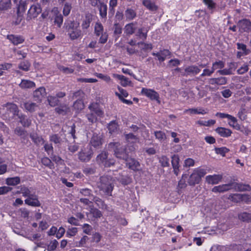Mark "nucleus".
Here are the masks:
<instances>
[{"mask_svg":"<svg viewBox=\"0 0 251 251\" xmlns=\"http://www.w3.org/2000/svg\"><path fill=\"white\" fill-rule=\"evenodd\" d=\"M108 148L114 152L115 156L124 160H127L129 156L126 149L122 146L119 142H111L108 144Z\"/></svg>","mask_w":251,"mask_h":251,"instance_id":"f257e3e1","label":"nucleus"},{"mask_svg":"<svg viewBox=\"0 0 251 251\" xmlns=\"http://www.w3.org/2000/svg\"><path fill=\"white\" fill-rule=\"evenodd\" d=\"M97 185L105 194L111 195L113 188L112 177L108 176H101L97 182Z\"/></svg>","mask_w":251,"mask_h":251,"instance_id":"f03ea898","label":"nucleus"},{"mask_svg":"<svg viewBox=\"0 0 251 251\" xmlns=\"http://www.w3.org/2000/svg\"><path fill=\"white\" fill-rule=\"evenodd\" d=\"M206 174V170L204 169H195L193 173L190 176L187 182L190 185H195L199 183L202 177Z\"/></svg>","mask_w":251,"mask_h":251,"instance_id":"7ed1b4c3","label":"nucleus"},{"mask_svg":"<svg viewBox=\"0 0 251 251\" xmlns=\"http://www.w3.org/2000/svg\"><path fill=\"white\" fill-rule=\"evenodd\" d=\"M93 151L89 146L81 149L79 152L78 156L79 159L82 162H88L92 158Z\"/></svg>","mask_w":251,"mask_h":251,"instance_id":"20e7f679","label":"nucleus"},{"mask_svg":"<svg viewBox=\"0 0 251 251\" xmlns=\"http://www.w3.org/2000/svg\"><path fill=\"white\" fill-rule=\"evenodd\" d=\"M42 9L41 5L39 3H34L31 5L27 12V19L31 20L37 17L41 13Z\"/></svg>","mask_w":251,"mask_h":251,"instance_id":"39448f33","label":"nucleus"},{"mask_svg":"<svg viewBox=\"0 0 251 251\" xmlns=\"http://www.w3.org/2000/svg\"><path fill=\"white\" fill-rule=\"evenodd\" d=\"M141 93L150 99L151 100H155L158 103H160V101L159 100V95L157 92L153 89L143 88Z\"/></svg>","mask_w":251,"mask_h":251,"instance_id":"423d86ee","label":"nucleus"},{"mask_svg":"<svg viewBox=\"0 0 251 251\" xmlns=\"http://www.w3.org/2000/svg\"><path fill=\"white\" fill-rule=\"evenodd\" d=\"M237 26L241 32H251V21L249 20L244 19L240 20L238 23Z\"/></svg>","mask_w":251,"mask_h":251,"instance_id":"0eeeda50","label":"nucleus"},{"mask_svg":"<svg viewBox=\"0 0 251 251\" xmlns=\"http://www.w3.org/2000/svg\"><path fill=\"white\" fill-rule=\"evenodd\" d=\"M201 71V69L199 67L196 65L189 66L185 68L184 72H181V75L183 76H187L189 75H196L198 74Z\"/></svg>","mask_w":251,"mask_h":251,"instance_id":"6e6552de","label":"nucleus"},{"mask_svg":"<svg viewBox=\"0 0 251 251\" xmlns=\"http://www.w3.org/2000/svg\"><path fill=\"white\" fill-rule=\"evenodd\" d=\"M137 29V23L136 22L126 24L124 28L125 33L128 36L132 35Z\"/></svg>","mask_w":251,"mask_h":251,"instance_id":"1a4fd4ad","label":"nucleus"},{"mask_svg":"<svg viewBox=\"0 0 251 251\" xmlns=\"http://www.w3.org/2000/svg\"><path fill=\"white\" fill-rule=\"evenodd\" d=\"M179 158L177 155L174 154L172 156V165L173 168L174 173L176 175L178 176L179 174Z\"/></svg>","mask_w":251,"mask_h":251,"instance_id":"9d476101","label":"nucleus"},{"mask_svg":"<svg viewBox=\"0 0 251 251\" xmlns=\"http://www.w3.org/2000/svg\"><path fill=\"white\" fill-rule=\"evenodd\" d=\"M9 40L14 45L17 46L25 41V38L21 35L10 34L7 36Z\"/></svg>","mask_w":251,"mask_h":251,"instance_id":"9b49d317","label":"nucleus"},{"mask_svg":"<svg viewBox=\"0 0 251 251\" xmlns=\"http://www.w3.org/2000/svg\"><path fill=\"white\" fill-rule=\"evenodd\" d=\"M46 89L43 87H41L36 89L33 94L34 99L35 100L41 101L42 98L46 95Z\"/></svg>","mask_w":251,"mask_h":251,"instance_id":"f8f14e48","label":"nucleus"},{"mask_svg":"<svg viewBox=\"0 0 251 251\" xmlns=\"http://www.w3.org/2000/svg\"><path fill=\"white\" fill-rule=\"evenodd\" d=\"M126 162V164L128 166V168L133 171H138L140 168V163L139 162L132 158H129L128 157V159L125 160Z\"/></svg>","mask_w":251,"mask_h":251,"instance_id":"ddd939ff","label":"nucleus"},{"mask_svg":"<svg viewBox=\"0 0 251 251\" xmlns=\"http://www.w3.org/2000/svg\"><path fill=\"white\" fill-rule=\"evenodd\" d=\"M232 184L231 188L237 191H249L251 190V186L249 184L230 182Z\"/></svg>","mask_w":251,"mask_h":251,"instance_id":"4468645a","label":"nucleus"},{"mask_svg":"<svg viewBox=\"0 0 251 251\" xmlns=\"http://www.w3.org/2000/svg\"><path fill=\"white\" fill-rule=\"evenodd\" d=\"M222 178L221 175H209L206 176V181L208 184H216L221 181Z\"/></svg>","mask_w":251,"mask_h":251,"instance_id":"2eb2a0df","label":"nucleus"},{"mask_svg":"<svg viewBox=\"0 0 251 251\" xmlns=\"http://www.w3.org/2000/svg\"><path fill=\"white\" fill-rule=\"evenodd\" d=\"M25 204L34 207L40 206L41 204L38 199V197L35 194L25 200Z\"/></svg>","mask_w":251,"mask_h":251,"instance_id":"dca6fc26","label":"nucleus"},{"mask_svg":"<svg viewBox=\"0 0 251 251\" xmlns=\"http://www.w3.org/2000/svg\"><path fill=\"white\" fill-rule=\"evenodd\" d=\"M88 108L90 110V112L93 113L96 116L102 117L103 115V112L100 108L99 105L97 103H92L90 104L88 106Z\"/></svg>","mask_w":251,"mask_h":251,"instance_id":"f3484780","label":"nucleus"},{"mask_svg":"<svg viewBox=\"0 0 251 251\" xmlns=\"http://www.w3.org/2000/svg\"><path fill=\"white\" fill-rule=\"evenodd\" d=\"M232 184L230 183L214 187L212 191L214 193H223L231 189Z\"/></svg>","mask_w":251,"mask_h":251,"instance_id":"a211bd4d","label":"nucleus"},{"mask_svg":"<svg viewBox=\"0 0 251 251\" xmlns=\"http://www.w3.org/2000/svg\"><path fill=\"white\" fill-rule=\"evenodd\" d=\"M170 54L171 52L168 50H163L157 53H152V55L157 57L160 62L164 61L168 56L170 55Z\"/></svg>","mask_w":251,"mask_h":251,"instance_id":"6ab92c4d","label":"nucleus"},{"mask_svg":"<svg viewBox=\"0 0 251 251\" xmlns=\"http://www.w3.org/2000/svg\"><path fill=\"white\" fill-rule=\"evenodd\" d=\"M68 33L70 39L72 40H74L79 38H81L83 35L82 31L79 28V27H77L74 30H71Z\"/></svg>","mask_w":251,"mask_h":251,"instance_id":"aec40b11","label":"nucleus"},{"mask_svg":"<svg viewBox=\"0 0 251 251\" xmlns=\"http://www.w3.org/2000/svg\"><path fill=\"white\" fill-rule=\"evenodd\" d=\"M90 144L95 148L99 147L102 144L101 136L94 133L91 138Z\"/></svg>","mask_w":251,"mask_h":251,"instance_id":"412c9836","label":"nucleus"},{"mask_svg":"<svg viewBox=\"0 0 251 251\" xmlns=\"http://www.w3.org/2000/svg\"><path fill=\"white\" fill-rule=\"evenodd\" d=\"M142 4L150 11H155L158 9V6L151 0H143Z\"/></svg>","mask_w":251,"mask_h":251,"instance_id":"4be33fe9","label":"nucleus"},{"mask_svg":"<svg viewBox=\"0 0 251 251\" xmlns=\"http://www.w3.org/2000/svg\"><path fill=\"white\" fill-rule=\"evenodd\" d=\"M184 113H189L190 114H201L205 115L207 113V110L202 108H190L185 109L184 111Z\"/></svg>","mask_w":251,"mask_h":251,"instance_id":"5701e85b","label":"nucleus"},{"mask_svg":"<svg viewBox=\"0 0 251 251\" xmlns=\"http://www.w3.org/2000/svg\"><path fill=\"white\" fill-rule=\"evenodd\" d=\"M221 136L223 137H228L230 136L232 133V131L228 128L223 127H219L215 130Z\"/></svg>","mask_w":251,"mask_h":251,"instance_id":"b1692460","label":"nucleus"},{"mask_svg":"<svg viewBox=\"0 0 251 251\" xmlns=\"http://www.w3.org/2000/svg\"><path fill=\"white\" fill-rule=\"evenodd\" d=\"M19 86L22 89H30L35 87V83L30 80L22 79L21 82L19 84Z\"/></svg>","mask_w":251,"mask_h":251,"instance_id":"393cba45","label":"nucleus"},{"mask_svg":"<svg viewBox=\"0 0 251 251\" xmlns=\"http://www.w3.org/2000/svg\"><path fill=\"white\" fill-rule=\"evenodd\" d=\"M148 31L149 29L144 27L139 28L136 33V36L144 41L147 39Z\"/></svg>","mask_w":251,"mask_h":251,"instance_id":"a878e982","label":"nucleus"},{"mask_svg":"<svg viewBox=\"0 0 251 251\" xmlns=\"http://www.w3.org/2000/svg\"><path fill=\"white\" fill-rule=\"evenodd\" d=\"M124 136L126 142L130 143H136L139 142V137L132 133H124Z\"/></svg>","mask_w":251,"mask_h":251,"instance_id":"bb28decb","label":"nucleus"},{"mask_svg":"<svg viewBox=\"0 0 251 251\" xmlns=\"http://www.w3.org/2000/svg\"><path fill=\"white\" fill-rule=\"evenodd\" d=\"M70 110L69 107L66 104L60 105L55 109V111L56 113L62 115H66L67 113L70 112Z\"/></svg>","mask_w":251,"mask_h":251,"instance_id":"cd10ccee","label":"nucleus"},{"mask_svg":"<svg viewBox=\"0 0 251 251\" xmlns=\"http://www.w3.org/2000/svg\"><path fill=\"white\" fill-rule=\"evenodd\" d=\"M100 15L102 18H106L107 7L106 4L103 2H100L98 5Z\"/></svg>","mask_w":251,"mask_h":251,"instance_id":"c85d7f7f","label":"nucleus"},{"mask_svg":"<svg viewBox=\"0 0 251 251\" xmlns=\"http://www.w3.org/2000/svg\"><path fill=\"white\" fill-rule=\"evenodd\" d=\"M88 217L92 216L94 218H99L101 217L102 213L100 211L96 208H91L90 212L87 214Z\"/></svg>","mask_w":251,"mask_h":251,"instance_id":"c756f323","label":"nucleus"},{"mask_svg":"<svg viewBox=\"0 0 251 251\" xmlns=\"http://www.w3.org/2000/svg\"><path fill=\"white\" fill-rule=\"evenodd\" d=\"M92 21V16L90 14H87L85 16V19L82 21L81 27L83 31L87 29L89 26L91 22Z\"/></svg>","mask_w":251,"mask_h":251,"instance_id":"7c9ffc66","label":"nucleus"},{"mask_svg":"<svg viewBox=\"0 0 251 251\" xmlns=\"http://www.w3.org/2000/svg\"><path fill=\"white\" fill-rule=\"evenodd\" d=\"M113 76L114 77L120 80L121 84L124 87L127 86L130 83V81H128V78L125 77L124 75L114 74Z\"/></svg>","mask_w":251,"mask_h":251,"instance_id":"2f4dec72","label":"nucleus"},{"mask_svg":"<svg viewBox=\"0 0 251 251\" xmlns=\"http://www.w3.org/2000/svg\"><path fill=\"white\" fill-rule=\"evenodd\" d=\"M6 107L14 115L18 116L19 115V109L17 105L13 103H8L6 104Z\"/></svg>","mask_w":251,"mask_h":251,"instance_id":"473e14b6","label":"nucleus"},{"mask_svg":"<svg viewBox=\"0 0 251 251\" xmlns=\"http://www.w3.org/2000/svg\"><path fill=\"white\" fill-rule=\"evenodd\" d=\"M230 199L231 201L234 202H239L242 201L244 200V197H248L247 194H235L230 195Z\"/></svg>","mask_w":251,"mask_h":251,"instance_id":"72a5a7b5","label":"nucleus"},{"mask_svg":"<svg viewBox=\"0 0 251 251\" xmlns=\"http://www.w3.org/2000/svg\"><path fill=\"white\" fill-rule=\"evenodd\" d=\"M30 137L33 142L38 146L42 145L44 143V141L41 136H38L36 133H32L30 135Z\"/></svg>","mask_w":251,"mask_h":251,"instance_id":"f704fd0d","label":"nucleus"},{"mask_svg":"<svg viewBox=\"0 0 251 251\" xmlns=\"http://www.w3.org/2000/svg\"><path fill=\"white\" fill-rule=\"evenodd\" d=\"M24 106L25 108L30 112H34L37 107V105L35 103L31 101L25 102Z\"/></svg>","mask_w":251,"mask_h":251,"instance_id":"c9c22d12","label":"nucleus"},{"mask_svg":"<svg viewBox=\"0 0 251 251\" xmlns=\"http://www.w3.org/2000/svg\"><path fill=\"white\" fill-rule=\"evenodd\" d=\"M125 16L127 20H132L136 16V12L132 9L127 8L125 13Z\"/></svg>","mask_w":251,"mask_h":251,"instance_id":"e433bc0d","label":"nucleus"},{"mask_svg":"<svg viewBox=\"0 0 251 251\" xmlns=\"http://www.w3.org/2000/svg\"><path fill=\"white\" fill-rule=\"evenodd\" d=\"M228 120L230 122L228 123L229 125L236 130H240V126L237 123V119L231 115Z\"/></svg>","mask_w":251,"mask_h":251,"instance_id":"4c0bfd02","label":"nucleus"},{"mask_svg":"<svg viewBox=\"0 0 251 251\" xmlns=\"http://www.w3.org/2000/svg\"><path fill=\"white\" fill-rule=\"evenodd\" d=\"M94 33L97 36H99L103 33V27L100 22L96 23L94 28Z\"/></svg>","mask_w":251,"mask_h":251,"instance_id":"58836bf2","label":"nucleus"},{"mask_svg":"<svg viewBox=\"0 0 251 251\" xmlns=\"http://www.w3.org/2000/svg\"><path fill=\"white\" fill-rule=\"evenodd\" d=\"M18 117L20 119L19 122L23 125V126L25 127H28L30 126L31 124V121L29 119H27L25 115H23L22 114H20Z\"/></svg>","mask_w":251,"mask_h":251,"instance_id":"ea45409f","label":"nucleus"},{"mask_svg":"<svg viewBox=\"0 0 251 251\" xmlns=\"http://www.w3.org/2000/svg\"><path fill=\"white\" fill-rule=\"evenodd\" d=\"M108 154L105 151L102 152L97 157V162L100 165H102L107 159Z\"/></svg>","mask_w":251,"mask_h":251,"instance_id":"a19ab883","label":"nucleus"},{"mask_svg":"<svg viewBox=\"0 0 251 251\" xmlns=\"http://www.w3.org/2000/svg\"><path fill=\"white\" fill-rule=\"evenodd\" d=\"M11 0H0V9L1 10H7L11 7Z\"/></svg>","mask_w":251,"mask_h":251,"instance_id":"79ce46f5","label":"nucleus"},{"mask_svg":"<svg viewBox=\"0 0 251 251\" xmlns=\"http://www.w3.org/2000/svg\"><path fill=\"white\" fill-rule=\"evenodd\" d=\"M20 182V179L19 177H9L6 179V183L8 185L15 186Z\"/></svg>","mask_w":251,"mask_h":251,"instance_id":"37998d69","label":"nucleus"},{"mask_svg":"<svg viewBox=\"0 0 251 251\" xmlns=\"http://www.w3.org/2000/svg\"><path fill=\"white\" fill-rule=\"evenodd\" d=\"M170 159L165 155H162L159 158V162L163 167H168L170 166Z\"/></svg>","mask_w":251,"mask_h":251,"instance_id":"c03bdc74","label":"nucleus"},{"mask_svg":"<svg viewBox=\"0 0 251 251\" xmlns=\"http://www.w3.org/2000/svg\"><path fill=\"white\" fill-rule=\"evenodd\" d=\"M73 107L78 112L84 108V105L81 100H77L74 103Z\"/></svg>","mask_w":251,"mask_h":251,"instance_id":"a18cd8bd","label":"nucleus"},{"mask_svg":"<svg viewBox=\"0 0 251 251\" xmlns=\"http://www.w3.org/2000/svg\"><path fill=\"white\" fill-rule=\"evenodd\" d=\"M119 92H116L115 95L121 100L124 98H126L128 96L127 91L120 87H118Z\"/></svg>","mask_w":251,"mask_h":251,"instance_id":"49530a36","label":"nucleus"},{"mask_svg":"<svg viewBox=\"0 0 251 251\" xmlns=\"http://www.w3.org/2000/svg\"><path fill=\"white\" fill-rule=\"evenodd\" d=\"M93 201L100 208L106 209V205L100 198L97 197H93Z\"/></svg>","mask_w":251,"mask_h":251,"instance_id":"de8ad7c7","label":"nucleus"},{"mask_svg":"<svg viewBox=\"0 0 251 251\" xmlns=\"http://www.w3.org/2000/svg\"><path fill=\"white\" fill-rule=\"evenodd\" d=\"M236 45L237 49L241 50V51H242L243 54L248 55L250 53L251 50L247 48V46L246 45L240 43H237Z\"/></svg>","mask_w":251,"mask_h":251,"instance_id":"09e8293b","label":"nucleus"},{"mask_svg":"<svg viewBox=\"0 0 251 251\" xmlns=\"http://www.w3.org/2000/svg\"><path fill=\"white\" fill-rule=\"evenodd\" d=\"M48 101L51 106L54 107L58 104L59 100L56 97L50 96L48 97Z\"/></svg>","mask_w":251,"mask_h":251,"instance_id":"8fccbe9b","label":"nucleus"},{"mask_svg":"<svg viewBox=\"0 0 251 251\" xmlns=\"http://www.w3.org/2000/svg\"><path fill=\"white\" fill-rule=\"evenodd\" d=\"M30 67V64L26 60L21 62L18 66L20 69H21L24 71H28L29 70Z\"/></svg>","mask_w":251,"mask_h":251,"instance_id":"3c124183","label":"nucleus"},{"mask_svg":"<svg viewBox=\"0 0 251 251\" xmlns=\"http://www.w3.org/2000/svg\"><path fill=\"white\" fill-rule=\"evenodd\" d=\"M239 218L243 221H251V213H242L239 215Z\"/></svg>","mask_w":251,"mask_h":251,"instance_id":"603ef678","label":"nucleus"},{"mask_svg":"<svg viewBox=\"0 0 251 251\" xmlns=\"http://www.w3.org/2000/svg\"><path fill=\"white\" fill-rule=\"evenodd\" d=\"M58 244V243L56 240L51 241L47 246V250L48 251H54L56 249Z\"/></svg>","mask_w":251,"mask_h":251,"instance_id":"864d4df0","label":"nucleus"},{"mask_svg":"<svg viewBox=\"0 0 251 251\" xmlns=\"http://www.w3.org/2000/svg\"><path fill=\"white\" fill-rule=\"evenodd\" d=\"M225 67V63L222 61H218L212 64V69L214 72L215 70L218 69H223Z\"/></svg>","mask_w":251,"mask_h":251,"instance_id":"5fc2aeb1","label":"nucleus"},{"mask_svg":"<svg viewBox=\"0 0 251 251\" xmlns=\"http://www.w3.org/2000/svg\"><path fill=\"white\" fill-rule=\"evenodd\" d=\"M108 128L109 132L113 133L117 130L118 125L115 121H112L109 124Z\"/></svg>","mask_w":251,"mask_h":251,"instance_id":"6e6d98bb","label":"nucleus"},{"mask_svg":"<svg viewBox=\"0 0 251 251\" xmlns=\"http://www.w3.org/2000/svg\"><path fill=\"white\" fill-rule=\"evenodd\" d=\"M79 148V146L78 144L75 142V141H73V143H70L68 145V150L70 151L72 153H74Z\"/></svg>","mask_w":251,"mask_h":251,"instance_id":"4d7b16f0","label":"nucleus"},{"mask_svg":"<svg viewBox=\"0 0 251 251\" xmlns=\"http://www.w3.org/2000/svg\"><path fill=\"white\" fill-rule=\"evenodd\" d=\"M58 69L63 73L66 75L72 74L74 72V69L69 67H66L63 66H60Z\"/></svg>","mask_w":251,"mask_h":251,"instance_id":"13d9d810","label":"nucleus"},{"mask_svg":"<svg viewBox=\"0 0 251 251\" xmlns=\"http://www.w3.org/2000/svg\"><path fill=\"white\" fill-rule=\"evenodd\" d=\"M137 45L141 48V49L146 50H148L152 49V45L151 44H147L144 42H140L137 43Z\"/></svg>","mask_w":251,"mask_h":251,"instance_id":"bf43d9fd","label":"nucleus"},{"mask_svg":"<svg viewBox=\"0 0 251 251\" xmlns=\"http://www.w3.org/2000/svg\"><path fill=\"white\" fill-rule=\"evenodd\" d=\"M63 21V17L61 14H57L54 19V23L57 25V26L61 27Z\"/></svg>","mask_w":251,"mask_h":251,"instance_id":"052dcab7","label":"nucleus"},{"mask_svg":"<svg viewBox=\"0 0 251 251\" xmlns=\"http://www.w3.org/2000/svg\"><path fill=\"white\" fill-rule=\"evenodd\" d=\"M88 239L89 238L87 236H83L79 242L75 243V246L78 247H84Z\"/></svg>","mask_w":251,"mask_h":251,"instance_id":"680f3d73","label":"nucleus"},{"mask_svg":"<svg viewBox=\"0 0 251 251\" xmlns=\"http://www.w3.org/2000/svg\"><path fill=\"white\" fill-rule=\"evenodd\" d=\"M202 2L207 6L210 10L214 9L216 7V3L213 0H202Z\"/></svg>","mask_w":251,"mask_h":251,"instance_id":"e2e57ef3","label":"nucleus"},{"mask_svg":"<svg viewBox=\"0 0 251 251\" xmlns=\"http://www.w3.org/2000/svg\"><path fill=\"white\" fill-rule=\"evenodd\" d=\"M156 139L160 141L164 140L166 138L165 134L162 131H156L154 132Z\"/></svg>","mask_w":251,"mask_h":251,"instance_id":"0e129e2a","label":"nucleus"},{"mask_svg":"<svg viewBox=\"0 0 251 251\" xmlns=\"http://www.w3.org/2000/svg\"><path fill=\"white\" fill-rule=\"evenodd\" d=\"M71 9H72L71 4L66 2L64 5L63 10V15L65 16H68L70 14Z\"/></svg>","mask_w":251,"mask_h":251,"instance_id":"69168bd1","label":"nucleus"},{"mask_svg":"<svg viewBox=\"0 0 251 251\" xmlns=\"http://www.w3.org/2000/svg\"><path fill=\"white\" fill-rule=\"evenodd\" d=\"M79 23L75 22L74 21H71L68 25H67L66 27L67 32H68L77 27H79Z\"/></svg>","mask_w":251,"mask_h":251,"instance_id":"338daca9","label":"nucleus"},{"mask_svg":"<svg viewBox=\"0 0 251 251\" xmlns=\"http://www.w3.org/2000/svg\"><path fill=\"white\" fill-rule=\"evenodd\" d=\"M215 150L217 154H219L223 156H225V154L229 151V150L226 147L216 148Z\"/></svg>","mask_w":251,"mask_h":251,"instance_id":"774afa93","label":"nucleus"}]
</instances>
